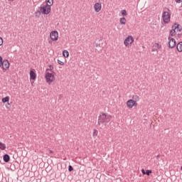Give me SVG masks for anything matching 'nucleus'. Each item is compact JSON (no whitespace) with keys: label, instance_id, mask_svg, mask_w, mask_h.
I'll return each mask as SVG.
<instances>
[{"label":"nucleus","instance_id":"nucleus-30","mask_svg":"<svg viewBox=\"0 0 182 182\" xmlns=\"http://www.w3.org/2000/svg\"><path fill=\"white\" fill-rule=\"evenodd\" d=\"M68 171H73V167L70 165L68 166Z\"/></svg>","mask_w":182,"mask_h":182},{"label":"nucleus","instance_id":"nucleus-6","mask_svg":"<svg viewBox=\"0 0 182 182\" xmlns=\"http://www.w3.org/2000/svg\"><path fill=\"white\" fill-rule=\"evenodd\" d=\"M50 38L53 41H58V38H59V33H58V31H51L50 34Z\"/></svg>","mask_w":182,"mask_h":182},{"label":"nucleus","instance_id":"nucleus-19","mask_svg":"<svg viewBox=\"0 0 182 182\" xmlns=\"http://www.w3.org/2000/svg\"><path fill=\"white\" fill-rule=\"evenodd\" d=\"M132 100L134 102H139V100H140V97L138 95H133Z\"/></svg>","mask_w":182,"mask_h":182},{"label":"nucleus","instance_id":"nucleus-9","mask_svg":"<svg viewBox=\"0 0 182 182\" xmlns=\"http://www.w3.org/2000/svg\"><path fill=\"white\" fill-rule=\"evenodd\" d=\"M9 61L8 60L1 61V66L4 70H8V69H9Z\"/></svg>","mask_w":182,"mask_h":182},{"label":"nucleus","instance_id":"nucleus-38","mask_svg":"<svg viewBox=\"0 0 182 182\" xmlns=\"http://www.w3.org/2000/svg\"><path fill=\"white\" fill-rule=\"evenodd\" d=\"M10 2H12L14 0H9Z\"/></svg>","mask_w":182,"mask_h":182},{"label":"nucleus","instance_id":"nucleus-27","mask_svg":"<svg viewBox=\"0 0 182 182\" xmlns=\"http://www.w3.org/2000/svg\"><path fill=\"white\" fill-rule=\"evenodd\" d=\"M97 133H98L97 129H94L93 130V136H97Z\"/></svg>","mask_w":182,"mask_h":182},{"label":"nucleus","instance_id":"nucleus-37","mask_svg":"<svg viewBox=\"0 0 182 182\" xmlns=\"http://www.w3.org/2000/svg\"><path fill=\"white\" fill-rule=\"evenodd\" d=\"M159 157H160V155L156 156V159H159Z\"/></svg>","mask_w":182,"mask_h":182},{"label":"nucleus","instance_id":"nucleus-3","mask_svg":"<svg viewBox=\"0 0 182 182\" xmlns=\"http://www.w3.org/2000/svg\"><path fill=\"white\" fill-rule=\"evenodd\" d=\"M40 11H41V14H43V15H49V14H50L51 9H50V7H49V6L43 4L40 7Z\"/></svg>","mask_w":182,"mask_h":182},{"label":"nucleus","instance_id":"nucleus-35","mask_svg":"<svg viewBox=\"0 0 182 182\" xmlns=\"http://www.w3.org/2000/svg\"><path fill=\"white\" fill-rule=\"evenodd\" d=\"M141 173L144 175H146V171L144 169H141Z\"/></svg>","mask_w":182,"mask_h":182},{"label":"nucleus","instance_id":"nucleus-4","mask_svg":"<svg viewBox=\"0 0 182 182\" xmlns=\"http://www.w3.org/2000/svg\"><path fill=\"white\" fill-rule=\"evenodd\" d=\"M162 19L164 21V23H168L170 22V19H171V15L168 11H163Z\"/></svg>","mask_w":182,"mask_h":182},{"label":"nucleus","instance_id":"nucleus-36","mask_svg":"<svg viewBox=\"0 0 182 182\" xmlns=\"http://www.w3.org/2000/svg\"><path fill=\"white\" fill-rule=\"evenodd\" d=\"M49 153H50L51 154H53V151L50 150V151H49Z\"/></svg>","mask_w":182,"mask_h":182},{"label":"nucleus","instance_id":"nucleus-32","mask_svg":"<svg viewBox=\"0 0 182 182\" xmlns=\"http://www.w3.org/2000/svg\"><path fill=\"white\" fill-rule=\"evenodd\" d=\"M2 67V57L0 55V68Z\"/></svg>","mask_w":182,"mask_h":182},{"label":"nucleus","instance_id":"nucleus-21","mask_svg":"<svg viewBox=\"0 0 182 182\" xmlns=\"http://www.w3.org/2000/svg\"><path fill=\"white\" fill-rule=\"evenodd\" d=\"M6 145L2 142H0V150H5Z\"/></svg>","mask_w":182,"mask_h":182},{"label":"nucleus","instance_id":"nucleus-8","mask_svg":"<svg viewBox=\"0 0 182 182\" xmlns=\"http://www.w3.org/2000/svg\"><path fill=\"white\" fill-rule=\"evenodd\" d=\"M168 48H170L171 49H173V48L176 47V39L171 38V37H168Z\"/></svg>","mask_w":182,"mask_h":182},{"label":"nucleus","instance_id":"nucleus-18","mask_svg":"<svg viewBox=\"0 0 182 182\" xmlns=\"http://www.w3.org/2000/svg\"><path fill=\"white\" fill-rule=\"evenodd\" d=\"M63 56L64 58H69V51L66 50H64L63 51Z\"/></svg>","mask_w":182,"mask_h":182},{"label":"nucleus","instance_id":"nucleus-22","mask_svg":"<svg viewBox=\"0 0 182 182\" xmlns=\"http://www.w3.org/2000/svg\"><path fill=\"white\" fill-rule=\"evenodd\" d=\"M7 102H9V96L2 98V102L3 103H7Z\"/></svg>","mask_w":182,"mask_h":182},{"label":"nucleus","instance_id":"nucleus-16","mask_svg":"<svg viewBox=\"0 0 182 182\" xmlns=\"http://www.w3.org/2000/svg\"><path fill=\"white\" fill-rule=\"evenodd\" d=\"M178 52H182V41L179 42L176 46Z\"/></svg>","mask_w":182,"mask_h":182},{"label":"nucleus","instance_id":"nucleus-12","mask_svg":"<svg viewBox=\"0 0 182 182\" xmlns=\"http://www.w3.org/2000/svg\"><path fill=\"white\" fill-rule=\"evenodd\" d=\"M30 79L31 80H36V73L33 72V70H30Z\"/></svg>","mask_w":182,"mask_h":182},{"label":"nucleus","instance_id":"nucleus-17","mask_svg":"<svg viewBox=\"0 0 182 182\" xmlns=\"http://www.w3.org/2000/svg\"><path fill=\"white\" fill-rule=\"evenodd\" d=\"M119 22L121 25H126V22H127V20H126V18L122 17L120 18Z\"/></svg>","mask_w":182,"mask_h":182},{"label":"nucleus","instance_id":"nucleus-26","mask_svg":"<svg viewBox=\"0 0 182 182\" xmlns=\"http://www.w3.org/2000/svg\"><path fill=\"white\" fill-rule=\"evenodd\" d=\"M151 173H152L151 170H146V176H150V174H151Z\"/></svg>","mask_w":182,"mask_h":182},{"label":"nucleus","instance_id":"nucleus-20","mask_svg":"<svg viewBox=\"0 0 182 182\" xmlns=\"http://www.w3.org/2000/svg\"><path fill=\"white\" fill-rule=\"evenodd\" d=\"M176 30L174 28H173L172 26V29L170 31L169 33L171 36H176Z\"/></svg>","mask_w":182,"mask_h":182},{"label":"nucleus","instance_id":"nucleus-14","mask_svg":"<svg viewBox=\"0 0 182 182\" xmlns=\"http://www.w3.org/2000/svg\"><path fill=\"white\" fill-rule=\"evenodd\" d=\"M133 103H134V100H129L127 102V107H129V109H133Z\"/></svg>","mask_w":182,"mask_h":182},{"label":"nucleus","instance_id":"nucleus-34","mask_svg":"<svg viewBox=\"0 0 182 182\" xmlns=\"http://www.w3.org/2000/svg\"><path fill=\"white\" fill-rule=\"evenodd\" d=\"M11 105L9 103H8L7 105H6V109H9Z\"/></svg>","mask_w":182,"mask_h":182},{"label":"nucleus","instance_id":"nucleus-5","mask_svg":"<svg viewBox=\"0 0 182 182\" xmlns=\"http://www.w3.org/2000/svg\"><path fill=\"white\" fill-rule=\"evenodd\" d=\"M134 42V38L132 36H129L124 41V45L126 48H129L132 46V44Z\"/></svg>","mask_w":182,"mask_h":182},{"label":"nucleus","instance_id":"nucleus-13","mask_svg":"<svg viewBox=\"0 0 182 182\" xmlns=\"http://www.w3.org/2000/svg\"><path fill=\"white\" fill-rule=\"evenodd\" d=\"M3 160L4 163H9V160H11V156L6 154L3 156Z\"/></svg>","mask_w":182,"mask_h":182},{"label":"nucleus","instance_id":"nucleus-11","mask_svg":"<svg viewBox=\"0 0 182 182\" xmlns=\"http://www.w3.org/2000/svg\"><path fill=\"white\" fill-rule=\"evenodd\" d=\"M94 9L95 12H100V11H102V4L95 3V4L94 5Z\"/></svg>","mask_w":182,"mask_h":182},{"label":"nucleus","instance_id":"nucleus-10","mask_svg":"<svg viewBox=\"0 0 182 182\" xmlns=\"http://www.w3.org/2000/svg\"><path fill=\"white\" fill-rule=\"evenodd\" d=\"M173 29H174L176 31V32H181L182 31V26L181 25L177 23H175L173 26Z\"/></svg>","mask_w":182,"mask_h":182},{"label":"nucleus","instance_id":"nucleus-24","mask_svg":"<svg viewBox=\"0 0 182 182\" xmlns=\"http://www.w3.org/2000/svg\"><path fill=\"white\" fill-rule=\"evenodd\" d=\"M41 14H42V12H41V11H37L35 12V15L36 16H37L38 18H39V16H41Z\"/></svg>","mask_w":182,"mask_h":182},{"label":"nucleus","instance_id":"nucleus-7","mask_svg":"<svg viewBox=\"0 0 182 182\" xmlns=\"http://www.w3.org/2000/svg\"><path fill=\"white\" fill-rule=\"evenodd\" d=\"M161 45H160L159 43H155L152 46L151 51L159 53V50L161 49Z\"/></svg>","mask_w":182,"mask_h":182},{"label":"nucleus","instance_id":"nucleus-23","mask_svg":"<svg viewBox=\"0 0 182 182\" xmlns=\"http://www.w3.org/2000/svg\"><path fill=\"white\" fill-rule=\"evenodd\" d=\"M121 14L122 16H127V11L126 10H122Z\"/></svg>","mask_w":182,"mask_h":182},{"label":"nucleus","instance_id":"nucleus-15","mask_svg":"<svg viewBox=\"0 0 182 182\" xmlns=\"http://www.w3.org/2000/svg\"><path fill=\"white\" fill-rule=\"evenodd\" d=\"M44 5L50 8V6L53 5V0H46V4H44Z\"/></svg>","mask_w":182,"mask_h":182},{"label":"nucleus","instance_id":"nucleus-33","mask_svg":"<svg viewBox=\"0 0 182 182\" xmlns=\"http://www.w3.org/2000/svg\"><path fill=\"white\" fill-rule=\"evenodd\" d=\"M175 2H176V4H180L182 2V0H175Z\"/></svg>","mask_w":182,"mask_h":182},{"label":"nucleus","instance_id":"nucleus-1","mask_svg":"<svg viewBox=\"0 0 182 182\" xmlns=\"http://www.w3.org/2000/svg\"><path fill=\"white\" fill-rule=\"evenodd\" d=\"M112 120V116L109 114H106L105 112H102L100 114L98 117V124L100 126V124H104V126H106L107 123H109Z\"/></svg>","mask_w":182,"mask_h":182},{"label":"nucleus","instance_id":"nucleus-25","mask_svg":"<svg viewBox=\"0 0 182 182\" xmlns=\"http://www.w3.org/2000/svg\"><path fill=\"white\" fill-rule=\"evenodd\" d=\"M48 70H50V71L53 70V65H49V68H47L46 72H48Z\"/></svg>","mask_w":182,"mask_h":182},{"label":"nucleus","instance_id":"nucleus-29","mask_svg":"<svg viewBox=\"0 0 182 182\" xmlns=\"http://www.w3.org/2000/svg\"><path fill=\"white\" fill-rule=\"evenodd\" d=\"M2 45H4V39L0 37V46H2Z\"/></svg>","mask_w":182,"mask_h":182},{"label":"nucleus","instance_id":"nucleus-2","mask_svg":"<svg viewBox=\"0 0 182 182\" xmlns=\"http://www.w3.org/2000/svg\"><path fill=\"white\" fill-rule=\"evenodd\" d=\"M45 77L46 82L50 85L55 80V75L53 73H50L49 72H46Z\"/></svg>","mask_w":182,"mask_h":182},{"label":"nucleus","instance_id":"nucleus-31","mask_svg":"<svg viewBox=\"0 0 182 182\" xmlns=\"http://www.w3.org/2000/svg\"><path fill=\"white\" fill-rule=\"evenodd\" d=\"M58 63L59 65H65V63H63V61H60V60H58Z\"/></svg>","mask_w":182,"mask_h":182},{"label":"nucleus","instance_id":"nucleus-28","mask_svg":"<svg viewBox=\"0 0 182 182\" xmlns=\"http://www.w3.org/2000/svg\"><path fill=\"white\" fill-rule=\"evenodd\" d=\"M136 106H137V101H134L132 104V107H136Z\"/></svg>","mask_w":182,"mask_h":182}]
</instances>
